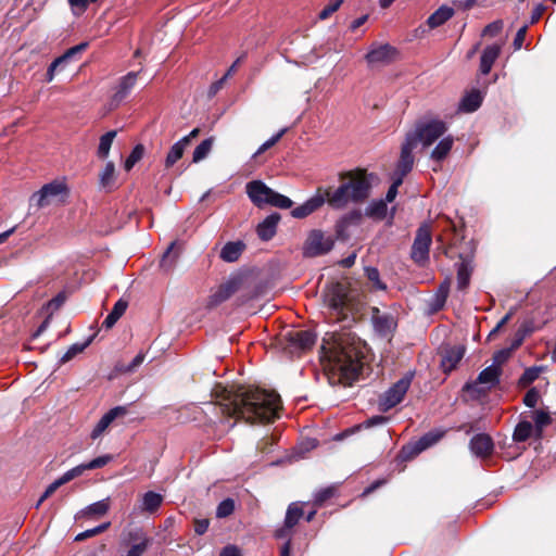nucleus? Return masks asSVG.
Listing matches in <instances>:
<instances>
[{
	"label": "nucleus",
	"mask_w": 556,
	"mask_h": 556,
	"mask_svg": "<svg viewBox=\"0 0 556 556\" xmlns=\"http://www.w3.org/2000/svg\"><path fill=\"white\" fill-rule=\"evenodd\" d=\"M217 408L228 418L244 419L247 422H273L279 417L280 396L252 386H231L223 388Z\"/></svg>",
	"instance_id": "f257e3e1"
},
{
	"label": "nucleus",
	"mask_w": 556,
	"mask_h": 556,
	"mask_svg": "<svg viewBox=\"0 0 556 556\" xmlns=\"http://www.w3.org/2000/svg\"><path fill=\"white\" fill-rule=\"evenodd\" d=\"M320 353L332 384L350 387L358 379L363 369L364 352L361 341L355 337L350 333L332 336V343L326 344L324 341Z\"/></svg>",
	"instance_id": "f03ea898"
},
{
	"label": "nucleus",
	"mask_w": 556,
	"mask_h": 556,
	"mask_svg": "<svg viewBox=\"0 0 556 556\" xmlns=\"http://www.w3.org/2000/svg\"><path fill=\"white\" fill-rule=\"evenodd\" d=\"M376 176L366 169L356 168L340 174L341 185L331 190H325L327 203L336 210H343L349 204L364 202L370 194Z\"/></svg>",
	"instance_id": "7ed1b4c3"
},
{
	"label": "nucleus",
	"mask_w": 556,
	"mask_h": 556,
	"mask_svg": "<svg viewBox=\"0 0 556 556\" xmlns=\"http://www.w3.org/2000/svg\"><path fill=\"white\" fill-rule=\"evenodd\" d=\"M440 251L448 258H457L455 263L457 271V289L465 291L470 283L475 264L473 245H441Z\"/></svg>",
	"instance_id": "20e7f679"
},
{
	"label": "nucleus",
	"mask_w": 556,
	"mask_h": 556,
	"mask_svg": "<svg viewBox=\"0 0 556 556\" xmlns=\"http://www.w3.org/2000/svg\"><path fill=\"white\" fill-rule=\"evenodd\" d=\"M447 125L441 119L420 121L415 125L414 130L406 134V138L417 147L421 143L424 148L432 146L437 140L444 137Z\"/></svg>",
	"instance_id": "39448f33"
},
{
	"label": "nucleus",
	"mask_w": 556,
	"mask_h": 556,
	"mask_svg": "<svg viewBox=\"0 0 556 556\" xmlns=\"http://www.w3.org/2000/svg\"><path fill=\"white\" fill-rule=\"evenodd\" d=\"M325 302L332 313L337 316V320H344L353 311V303L350 296V289L346 283H330L325 292Z\"/></svg>",
	"instance_id": "423d86ee"
},
{
	"label": "nucleus",
	"mask_w": 556,
	"mask_h": 556,
	"mask_svg": "<svg viewBox=\"0 0 556 556\" xmlns=\"http://www.w3.org/2000/svg\"><path fill=\"white\" fill-rule=\"evenodd\" d=\"M248 280V274L244 271L232 273L226 281L220 283L217 289L208 296L206 308H215L229 300L236 292L244 287Z\"/></svg>",
	"instance_id": "0eeeda50"
},
{
	"label": "nucleus",
	"mask_w": 556,
	"mask_h": 556,
	"mask_svg": "<svg viewBox=\"0 0 556 556\" xmlns=\"http://www.w3.org/2000/svg\"><path fill=\"white\" fill-rule=\"evenodd\" d=\"M316 342V334L311 330H289L281 339L282 349L291 355H300L311 350Z\"/></svg>",
	"instance_id": "6e6552de"
},
{
	"label": "nucleus",
	"mask_w": 556,
	"mask_h": 556,
	"mask_svg": "<svg viewBox=\"0 0 556 556\" xmlns=\"http://www.w3.org/2000/svg\"><path fill=\"white\" fill-rule=\"evenodd\" d=\"M445 434L443 430H431L420 437L417 441L404 445L400 451L403 460H412L425 450L437 444Z\"/></svg>",
	"instance_id": "1a4fd4ad"
},
{
	"label": "nucleus",
	"mask_w": 556,
	"mask_h": 556,
	"mask_svg": "<svg viewBox=\"0 0 556 556\" xmlns=\"http://www.w3.org/2000/svg\"><path fill=\"white\" fill-rule=\"evenodd\" d=\"M304 517L303 503L292 502L287 507L283 525L274 531V538L277 540H291L293 529Z\"/></svg>",
	"instance_id": "9d476101"
},
{
	"label": "nucleus",
	"mask_w": 556,
	"mask_h": 556,
	"mask_svg": "<svg viewBox=\"0 0 556 556\" xmlns=\"http://www.w3.org/2000/svg\"><path fill=\"white\" fill-rule=\"evenodd\" d=\"M412 383V375H405L396 381L384 394L380 397L379 406L382 412H387L397 404H400Z\"/></svg>",
	"instance_id": "9b49d317"
},
{
	"label": "nucleus",
	"mask_w": 556,
	"mask_h": 556,
	"mask_svg": "<svg viewBox=\"0 0 556 556\" xmlns=\"http://www.w3.org/2000/svg\"><path fill=\"white\" fill-rule=\"evenodd\" d=\"M68 188L63 180H53L41 187L39 191L33 194L31 201L36 203L38 207H45L50 205L59 197L67 195Z\"/></svg>",
	"instance_id": "f8f14e48"
},
{
	"label": "nucleus",
	"mask_w": 556,
	"mask_h": 556,
	"mask_svg": "<svg viewBox=\"0 0 556 556\" xmlns=\"http://www.w3.org/2000/svg\"><path fill=\"white\" fill-rule=\"evenodd\" d=\"M362 212L354 210L342 216L336 225L337 240L346 241L351 239L354 230L359 227Z\"/></svg>",
	"instance_id": "ddd939ff"
},
{
	"label": "nucleus",
	"mask_w": 556,
	"mask_h": 556,
	"mask_svg": "<svg viewBox=\"0 0 556 556\" xmlns=\"http://www.w3.org/2000/svg\"><path fill=\"white\" fill-rule=\"evenodd\" d=\"M502 372L500 366H488L479 372L475 382H467L463 389L467 392H480L478 384H489L490 388L496 387L500 383Z\"/></svg>",
	"instance_id": "4468645a"
},
{
	"label": "nucleus",
	"mask_w": 556,
	"mask_h": 556,
	"mask_svg": "<svg viewBox=\"0 0 556 556\" xmlns=\"http://www.w3.org/2000/svg\"><path fill=\"white\" fill-rule=\"evenodd\" d=\"M245 190L251 202L258 207L269 204L275 191L262 180H252L248 182Z\"/></svg>",
	"instance_id": "2eb2a0df"
},
{
	"label": "nucleus",
	"mask_w": 556,
	"mask_h": 556,
	"mask_svg": "<svg viewBox=\"0 0 556 556\" xmlns=\"http://www.w3.org/2000/svg\"><path fill=\"white\" fill-rule=\"evenodd\" d=\"M371 321L375 331L381 337L392 334L397 326L395 317L390 313H382L378 307H371Z\"/></svg>",
	"instance_id": "dca6fc26"
},
{
	"label": "nucleus",
	"mask_w": 556,
	"mask_h": 556,
	"mask_svg": "<svg viewBox=\"0 0 556 556\" xmlns=\"http://www.w3.org/2000/svg\"><path fill=\"white\" fill-rule=\"evenodd\" d=\"M396 50L392 46L384 43H372L366 54V61L371 66L384 65L392 62Z\"/></svg>",
	"instance_id": "f3484780"
},
{
	"label": "nucleus",
	"mask_w": 556,
	"mask_h": 556,
	"mask_svg": "<svg viewBox=\"0 0 556 556\" xmlns=\"http://www.w3.org/2000/svg\"><path fill=\"white\" fill-rule=\"evenodd\" d=\"M469 448L475 456L485 459L494 452V441L488 433H478L470 439Z\"/></svg>",
	"instance_id": "a211bd4d"
},
{
	"label": "nucleus",
	"mask_w": 556,
	"mask_h": 556,
	"mask_svg": "<svg viewBox=\"0 0 556 556\" xmlns=\"http://www.w3.org/2000/svg\"><path fill=\"white\" fill-rule=\"evenodd\" d=\"M325 202H327V197L325 195V192L321 193L320 189H319L314 195H312L309 199H307L304 203L294 207L291 211V216L293 218H298V219L305 218V217L309 216L311 214H313L314 212H316L317 210H319L325 204Z\"/></svg>",
	"instance_id": "6ab92c4d"
},
{
	"label": "nucleus",
	"mask_w": 556,
	"mask_h": 556,
	"mask_svg": "<svg viewBox=\"0 0 556 556\" xmlns=\"http://www.w3.org/2000/svg\"><path fill=\"white\" fill-rule=\"evenodd\" d=\"M128 413L127 406H115L106 412L98 424L94 426L90 433L92 440L98 439L111 426L113 421L118 418L125 417Z\"/></svg>",
	"instance_id": "aec40b11"
},
{
	"label": "nucleus",
	"mask_w": 556,
	"mask_h": 556,
	"mask_svg": "<svg viewBox=\"0 0 556 556\" xmlns=\"http://www.w3.org/2000/svg\"><path fill=\"white\" fill-rule=\"evenodd\" d=\"M416 147L405 137L401 148V156L393 177H401V180L412 170L414 165L413 150Z\"/></svg>",
	"instance_id": "412c9836"
},
{
	"label": "nucleus",
	"mask_w": 556,
	"mask_h": 556,
	"mask_svg": "<svg viewBox=\"0 0 556 556\" xmlns=\"http://www.w3.org/2000/svg\"><path fill=\"white\" fill-rule=\"evenodd\" d=\"M466 352L464 345H454L444 350L442 359H441V368L445 374L454 370L458 363L462 361Z\"/></svg>",
	"instance_id": "4be33fe9"
},
{
	"label": "nucleus",
	"mask_w": 556,
	"mask_h": 556,
	"mask_svg": "<svg viewBox=\"0 0 556 556\" xmlns=\"http://www.w3.org/2000/svg\"><path fill=\"white\" fill-rule=\"evenodd\" d=\"M137 76L138 73L129 72L127 75L119 79L115 93L112 97L113 103L119 104L130 93L134 86L136 85Z\"/></svg>",
	"instance_id": "5701e85b"
},
{
	"label": "nucleus",
	"mask_w": 556,
	"mask_h": 556,
	"mask_svg": "<svg viewBox=\"0 0 556 556\" xmlns=\"http://www.w3.org/2000/svg\"><path fill=\"white\" fill-rule=\"evenodd\" d=\"M279 220L280 215L278 213H273L268 215L262 223L258 224L256 228L258 238L263 241L270 240L276 233Z\"/></svg>",
	"instance_id": "b1692460"
},
{
	"label": "nucleus",
	"mask_w": 556,
	"mask_h": 556,
	"mask_svg": "<svg viewBox=\"0 0 556 556\" xmlns=\"http://www.w3.org/2000/svg\"><path fill=\"white\" fill-rule=\"evenodd\" d=\"M500 53L501 46L498 45H491L485 47L480 59V72L483 75H488L491 72L492 66L498 58Z\"/></svg>",
	"instance_id": "393cba45"
},
{
	"label": "nucleus",
	"mask_w": 556,
	"mask_h": 556,
	"mask_svg": "<svg viewBox=\"0 0 556 556\" xmlns=\"http://www.w3.org/2000/svg\"><path fill=\"white\" fill-rule=\"evenodd\" d=\"M88 43L81 42L79 45H76L70 49H67L62 55L56 58L52 63L54 66L59 67L60 71H63L68 63L76 61L77 56L81 54L83 51L86 50Z\"/></svg>",
	"instance_id": "a878e982"
},
{
	"label": "nucleus",
	"mask_w": 556,
	"mask_h": 556,
	"mask_svg": "<svg viewBox=\"0 0 556 556\" xmlns=\"http://www.w3.org/2000/svg\"><path fill=\"white\" fill-rule=\"evenodd\" d=\"M181 254V245H167V249L162 254L160 260V267L165 273H169L174 266L178 257Z\"/></svg>",
	"instance_id": "bb28decb"
},
{
	"label": "nucleus",
	"mask_w": 556,
	"mask_h": 556,
	"mask_svg": "<svg viewBox=\"0 0 556 556\" xmlns=\"http://www.w3.org/2000/svg\"><path fill=\"white\" fill-rule=\"evenodd\" d=\"M483 94L478 90H471L464 96L459 103V110L466 113L477 111L482 104Z\"/></svg>",
	"instance_id": "cd10ccee"
},
{
	"label": "nucleus",
	"mask_w": 556,
	"mask_h": 556,
	"mask_svg": "<svg viewBox=\"0 0 556 556\" xmlns=\"http://www.w3.org/2000/svg\"><path fill=\"white\" fill-rule=\"evenodd\" d=\"M454 144V138L451 135L442 137L434 149L431 151L430 157L437 162L444 160L451 152Z\"/></svg>",
	"instance_id": "c85d7f7f"
},
{
	"label": "nucleus",
	"mask_w": 556,
	"mask_h": 556,
	"mask_svg": "<svg viewBox=\"0 0 556 556\" xmlns=\"http://www.w3.org/2000/svg\"><path fill=\"white\" fill-rule=\"evenodd\" d=\"M454 15V9L448 5H441L434 11L427 20V24L430 28H437L443 25Z\"/></svg>",
	"instance_id": "c756f323"
},
{
	"label": "nucleus",
	"mask_w": 556,
	"mask_h": 556,
	"mask_svg": "<svg viewBox=\"0 0 556 556\" xmlns=\"http://www.w3.org/2000/svg\"><path fill=\"white\" fill-rule=\"evenodd\" d=\"M128 307V301L121 298L113 306L112 311L109 313L106 318L104 319L102 327L106 329H111L117 320L125 314Z\"/></svg>",
	"instance_id": "7c9ffc66"
},
{
	"label": "nucleus",
	"mask_w": 556,
	"mask_h": 556,
	"mask_svg": "<svg viewBox=\"0 0 556 556\" xmlns=\"http://www.w3.org/2000/svg\"><path fill=\"white\" fill-rule=\"evenodd\" d=\"M163 503V496L153 491L144 493L142 498L141 510L150 514L155 513Z\"/></svg>",
	"instance_id": "2f4dec72"
},
{
	"label": "nucleus",
	"mask_w": 556,
	"mask_h": 556,
	"mask_svg": "<svg viewBox=\"0 0 556 556\" xmlns=\"http://www.w3.org/2000/svg\"><path fill=\"white\" fill-rule=\"evenodd\" d=\"M115 182V165L113 162H106L104 168L99 175V184L103 189L111 190Z\"/></svg>",
	"instance_id": "473e14b6"
},
{
	"label": "nucleus",
	"mask_w": 556,
	"mask_h": 556,
	"mask_svg": "<svg viewBox=\"0 0 556 556\" xmlns=\"http://www.w3.org/2000/svg\"><path fill=\"white\" fill-rule=\"evenodd\" d=\"M187 148V138H181L177 142H175L169 152L167 153L165 160V166L172 167L179 159H181L185 149Z\"/></svg>",
	"instance_id": "72a5a7b5"
},
{
	"label": "nucleus",
	"mask_w": 556,
	"mask_h": 556,
	"mask_svg": "<svg viewBox=\"0 0 556 556\" xmlns=\"http://www.w3.org/2000/svg\"><path fill=\"white\" fill-rule=\"evenodd\" d=\"M365 277L370 283V289L375 291H386L387 285L381 280L378 268L372 266H366L364 268Z\"/></svg>",
	"instance_id": "f704fd0d"
},
{
	"label": "nucleus",
	"mask_w": 556,
	"mask_h": 556,
	"mask_svg": "<svg viewBox=\"0 0 556 556\" xmlns=\"http://www.w3.org/2000/svg\"><path fill=\"white\" fill-rule=\"evenodd\" d=\"M96 334L90 336L84 343H74L60 358V364H65L73 359L79 353H83L94 340Z\"/></svg>",
	"instance_id": "c9c22d12"
},
{
	"label": "nucleus",
	"mask_w": 556,
	"mask_h": 556,
	"mask_svg": "<svg viewBox=\"0 0 556 556\" xmlns=\"http://www.w3.org/2000/svg\"><path fill=\"white\" fill-rule=\"evenodd\" d=\"M388 206L384 200L371 201L366 210L365 214L375 219H383L387 216Z\"/></svg>",
	"instance_id": "e433bc0d"
},
{
	"label": "nucleus",
	"mask_w": 556,
	"mask_h": 556,
	"mask_svg": "<svg viewBox=\"0 0 556 556\" xmlns=\"http://www.w3.org/2000/svg\"><path fill=\"white\" fill-rule=\"evenodd\" d=\"M533 432V426L530 421L521 420L515 427L513 440L516 443L526 442Z\"/></svg>",
	"instance_id": "4c0bfd02"
},
{
	"label": "nucleus",
	"mask_w": 556,
	"mask_h": 556,
	"mask_svg": "<svg viewBox=\"0 0 556 556\" xmlns=\"http://www.w3.org/2000/svg\"><path fill=\"white\" fill-rule=\"evenodd\" d=\"M543 367L542 366H532L529 368H526L523 374L519 377L517 386L520 389H525L529 387L532 382H534L540 374L542 372Z\"/></svg>",
	"instance_id": "58836bf2"
},
{
	"label": "nucleus",
	"mask_w": 556,
	"mask_h": 556,
	"mask_svg": "<svg viewBox=\"0 0 556 556\" xmlns=\"http://www.w3.org/2000/svg\"><path fill=\"white\" fill-rule=\"evenodd\" d=\"M116 135H117L116 130H110L100 137L99 147H98V151H97V154L99 157H101V159L108 157V155L110 153V149L112 147V143H113Z\"/></svg>",
	"instance_id": "ea45409f"
},
{
	"label": "nucleus",
	"mask_w": 556,
	"mask_h": 556,
	"mask_svg": "<svg viewBox=\"0 0 556 556\" xmlns=\"http://www.w3.org/2000/svg\"><path fill=\"white\" fill-rule=\"evenodd\" d=\"M247 245H223L219 256L223 261L232 263L240 258Z\"/></svg>",
	"instance_id": "a19ab883"
},
{
	"label": "nucleus",
	"mask_w": 556,
	"mask_h": 556,
	"mask_svg": "<svg viewBox=\"0 0 556 556\" xmlns=\"http://www.w3.org/2000/svg\"><path fill=\"white\" fill-rule=\"evenodd\" d=\"M533 420H534V427H535V433L538 438H541L543 433V429L551 425L552 417L548 412L545 410H535L533 413Z\"/></svg>",
	"instance_id": "79ce46f5"
},
{
	"label": "nucleus",
	"mask_w": 556,
	"mask_h": 556,
	"mask_svg": "<svg viewBox=\"0 0 556 556\" xmlns=\"http://www.w3.org/2000/svg\"><path fill=\"white\" fill-rule=\"evenodd\" d=\"M213 143H214V138L211 137V138L203 140L199 146H197V148L193 151L192 161L194 163H199L202 160H204L210 154Z\"/></svg>",
	"instance_id": "37998d69"
},
{
	"label": "nucleus",
	"mask_w": 556,
	"mask_h": 556,
	"mask_svg": "<svg viewBox=\"0 0 556 556\" xmlns=\"http://www.w3.org/2000/svg\"><path fill=\"white\" fill-rule=\"evenodd\" d=\"M333 245H304L302 255L304 257H316L326 255L331 251Z\"/></svg>",
	"instance_id": "c03bdc74"
},
{
	"label": "nucleus",
	"mask_w": 556,
	"mask_h": 556,
	"mask_svg": "<svg viewBox=\"0 0 556 556\" xmlns=\"http://www.w3.org/2000/svg\"><path fill=\"white\" fill-rule=\"evenodd\" d=\"M429 245H412L410 256L418 265H424L429 260Z\"/></svg>",
	"instance_id": "a18cd8bd"
},
{
	"label": "nucleus",
	"mask_w": 556,
	"mask_h": 556,
	"mask_svg": "<svg viewBox=\"0 0 556 556\" xmlns=\"http://www.w3.org/2000/svg\"><path fill=\"white\" fill-rule=\"evenodd\" d=\"M143 154L144 147L142 144H137L125 161V169L129 172L136 165V163H138L143 157Z\"/></svg>",
	"instance_id": "49530a36"
},
{
	"label": "nucleus",
	"mask_w": 556,
	"mask_h": 556,
	"mask_svg": "<svg viewBox=\"0 0 556 556\" xmlns=\"http://www.w3.org/2000/svg\"><path fill=\"white\" fill-rule=\"evenodd\" d=\"M110 526H111V522H104V523H101L92 529H88L84 532H80L75 536V541L81 542L89 538L96 536V535L106 531L110 528Z\"/></svg>",
	"instance_id": "de8ad7c7"
},
{
	"label": "nucleus",
	"mask_w": 556,
	"mask_h": 556,
	"mask_svg": "<svg viewBox=\"0 0 556 556\" xmlns=\"http://www.w3.org/2000/svg\"><path fill=\"white\" fill-rule=\"evenodd\" d=\"M110 508L108 500L96 502L89 506H87L84 510L85 515H97L103 516L108 513Z\"/></svg>",
	"instance_id": "09e8293b"
},
{
	"label": "nucleus",
	"mask_w": 556,
	"mask_h": 556,
	"mask_svg": "<svg viewBox=\"0 0 556 556\" xmlns=\"http://www.w3.org/2000/svg\"><path fill=\"white\" fill-rule=\"evenodd\" d=\"M235 510V501L232 498H225L222 501L216 508V516L218 518H225L230 516Z\"/></svg>",
	"instance_id": "8fccbe9b"
},
{
	"label": "nucleus",
	"mask_w": 556,
	"mask_h": 556,
	"mask_svg": "<svg viewBox=\"0 0 556 556\" xmlns=\"http://www.w3.org/2000/svg\"><path fill=\"white\" fill-rule=\"evenodd\" d=\"M334 493H336L334 486H327V488L319 490L318 492H316V494L314 496V505L318 506V507L321 506L328 500L333 497Z\"/></svg>",
	"instance_id": "3c124183"
},
{
	"label": "nucleus",
	"mask_w": 556,
	"mask_h": 556,
	"mask_svg": "<svg viewBox=\"0 0 556 556\" xmlns=\"http://www.w3.org/2000/svg\"><path fill=\"white\" fill-rule=\"evenodd\" d=\"M151 543V540L147 536H142L141 541L137 544H134L127 552L126 556H142L149 545Z\"/></svg>",
	"instance_id": "603ef678"
},
{
	"label": "nucleus",
	"mask_w": 556,
	"mask_h": 556,
	"mask_svg": "<svg viewBox=\"0 0 556 556\" xmlns=\"http://www.w3.org/2000/svg\"><path fill=\"white\" fill-rule=\"evenodd\" d=\"M269 205H273V206H276L279 208H290L293 205V201L290 198H288L281 193H278L277 191H274V194L271 195Z\"/></svg>",
	"instance_id": "864d4df0"
},
{
	"label": "nucleus",
	"mask_w": 556,
	"mask_h": 556,
	"mask_svg": "<svg viewBox=\"0 0 556 556\" xmlns=\"http://www.w3.org/2000/svg\"><path fill=\"white\" fill-rule=\"evenodd\" d=\"M431 227L429 224H422L416 233L414 243H431Z\"/></svg>",
	"instance_id": "5fc2aeb1"
},
{
	"label": "nucleus",
	"mask_w": 556,
	"mask_h": 556,
	"mask_svg": "<svg viewBox=\"0 0 556 556\" xmlns=\"http://www.w3.org/2000/svg\"><path fill=\"white\" fill-rule=\"evenodd\" d=\"M287 131L286 128H282L280 129L276 135H274L273 137H270L268 140H266L258 149L257 151L253 154V157H256L258 156L260 154L264 153L266 150H268L269 148H271L273 146H275L279 140L280 138L285 135V132Z\"/></svg>",
	"instance_id": "6e6d98bb"
},
{
	"label": "nucleus",
	"mask_w": 556,
	"mask_h": 556,
	"mask_svg": "<svg viewBox=\"0 0 556 556\" xmlns=\"http://www.w3.org/2000/svg\"><path fill=\"white\" fill-rule=\"evenodd\" d=\"M87 469L86 467V463L85 464H80L70 470H67L65 473H63L60 479L62 480V482L65 484L67 482H70L71 480L81 476Z\"/></svg>",
	"instance_id": "4d7b16f0"
},
{
	"label": "nucleus",
	"mask_w": 556,
	"mask_h": 556,
	"mask_svg": "<svg viewBox=\"0 0 556 556\" xmlns=\"http://www.w3.org/2000/svg\"><path fill=\"white\" fill-rule=\"evenodd\" d=\"M112 455H102L99 457H96L94 459L86 463V467L88 470H93L98 468H102L106 466L112 460Z\"/></svg>",
	"instance_id": "13d9d810"
},
{
	"label": "nucleus",
	"mask_w": 556,
	"mask_h": 556,
	"mask_svg": "<svg viewBox=\"0 0 556 556\" xmlns=\"http://www.w3.org/2000/svg\"><path fill=\"white\" fill-rule=\"evenodd\" d=\"M513 351L509 348L498 350L493 355V364L495 366H500L502 368V365L508 361Z\"/></svg>",
	"instance_id": "bf43d9fd"
},
{
	"label": "nucleus",
	"mask_w": 556,
	"mask_h": 556,
	"mask_svg": "<svg viewBox=\"0 0 556 556\" xmlns=\"http://www.w3.org/2000/svg\"><path fill=\"white\" fill-rule=\"evenodd\" d=\"M342 2L343 0H330V2L319 12V18H328L332 13H334L340 8Z\"/></svg>",
	"instance_id": "052dcab7"
},
{
	"label": "nucleus",
	"mask_w": 556,
	"mask_h": 556,
	"mask_svg": "<svg viewBox=\"0 0 556 556\" xmlns=\"http://www.w3.org/2000/svg\"><path fill=\"white\" fill-rule=\"evenodd\" d=\"M540 400V392L536 388H531L528 390L523 397V404L530 408H533L536 406L538 402Z\"/></svg>",
	"instance_id": "680f3d73"
},
{
	"label": "nucleus",
	"mask_w": 556,
	"mask_h": 556,
	"mask_svg": "<svg viewBox=\"0 0 556 556\" xmlns=\"http://www.w3.org/2000/svg\"><path fill=\"white\" fill-rule=\"evenodd\" d=\"M392 185L390 186L387 194H386V203L392 202L396 195H397V189L403 184V180H401V177H392Z\"/></svg>",
	"instance_id": "e2e57ef3"
},
{
	"label": "nucleus",
	"mask_w": 556,
	"mask_h": 556,
	"mask_svg": "<svg viewBox=\"0 0 556 556\" xmlns=\"http://www.w3.org/2000/svg\"><path fill=\"white\" fill-rule=\"evenodd\" d=\"M503 29V22L502 21H494L485 26L483 29V36L494 37L497 34L501 33Z\"/></svg>",
	"instance_id": "0e129e2a"
},
{
	"label": "nucleus",
	"mask_w": 556,
	"mask_h": 556,
	"mask_svg": "<svg viewBox=\"0 0 556 556\" xmlns=\"http://www.w3.org/2000/svg\"><path fill=\"white\" fill-rule=\"evenodd\" d=\"M526 333H527V330L523 329V328H519L517 330V332L515 333L514 339L511 340L510 345L508 346L509 349H511L513 352L515 350H517L522 344V342L525 340V337H526Z\"/></svg>",
	"instance_id": "69168bd1"
},
{
	"label": "nucleus",
	"mask_w": 556,
	"mask_h": 556,
	"mask_svg": "<svg viewBox=\"0 0 556 556\" xmlns=\"http://www.w3.org/2000/svg\"><path fill=\"white\" fill-rule=\"evenodd\" d=\"M66 301V295L64 292L58 293L53 299L48 302V307L52 309H59Z\"/></svg>",
	"instance_id": "338daca9"
},
{
	"label": "nucleus",
	"mask_w": 556,
	"mask_h": 556,
	"mask_svg": "<svg viewBox=\"0 0 556 556\" xmlns=\"http://www.w3.org/2000/svg\"><path fill=\"white\" fill-rule=\"evenodd\" d=\"M219 556H242V553L238 546L230 544L220 551Z\"/></svg>",
	"instance_id": "774afa93"
}]
</instances>
